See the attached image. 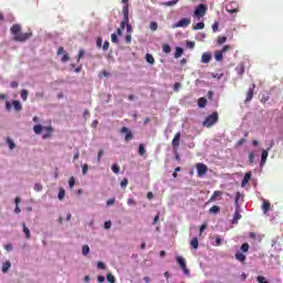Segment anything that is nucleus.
<instances>
[{"instance_id":"nucleus-1","label":"nucleus","mask_w":283,"mask_h":283,"mask_svg":"<svg viewBox=\"0 0 283 283\" xmlns=\"http://www.w3.org/2000/svg\"><path fill=\"white\" fill-rule=\"evenodd\" d=\"M10 30L13 35V41L18 43H25V41L32 36V32H21V24H13Z\"/></svg>"},{"instance_id":"nucleus-58","label":"nucleus","mask_w":283,"mask_h":283,"mask_svg":"<svg viewBox=\"0 0 283 283\" xmlns=\"http://www.w3.org/2000/svg\"><path fill=\"white\" fill-rule=\"evenodd\" d=\"M180 87H181L180 83L176 82L175 85H174V91L179 92Z\"/></svg>"},{"instance_id":"nucleus-4","label":"nucleus","mask_w":283,"mask_h":283,"mask_svg":"<svg viewBox=\"0 0 283 283\" xmlns=\"http://www.w3.org/2000/svg\"><path fill=\"white\" fill-rule=\"evenodd\" d=\"M12 107L15 112H21L23 109V105H21V102L19 101H13L12 103L6 102V109L7 112H12Z\"/></svg>"},{"instance_id":"nucleus-43","label":"nucleus","mask_w":283,"mask_h":283,"mask_svg":"<svg viewBox=\"0 0 283 283\" xmlns=\"http://www.w3.org/2000/svg\"><path fill=\"white\" fill-rule=\"evenodd\" d=\"M127 185H129V180H127V178H124L120 182V187L122 189H126Z\"/></svg>"},{"instance_id":"nucleus-48","label":"nucleus","mask_w":283,"mask_h":283,"mask_svg":"<svg viewBox=\"0 0 283 283\" xmlns=\"http://www.w3.org/2000/svg\"><path fill=\"white\" fill-rule=\"evenodd\" d=\"M104 154H105V150H103V149H101V150L98 151V154H97V163H101V160H102Z\"/></svg>"},{"instance_id":"nucleus-63","label":"nucleus","mask_w":283,"mask_h":283,"mask_svg":"<svg viewBox=\"0 0 283 283\" xmlns=\"http://www.w3.org/2000/svg\"><path fill=\"white\" fill-rule=\"evenodd\" d=\"M127 205L132 207V205H136V201L132 198L127 199Z\"/></svg>"},{"instance_id":"nucleus-6","label":"nucleus","mask_w":283,"mask_h":283,"mask_svg":"<svg viewBox=\"0 0 283 283\" xmlns=\"http://www.w3.org/2000/svg\"><path fill=\"white\" fill-rule=\"evenodd\" d=\"M196 169L199 178H202V176H206L207 171H209V168L207 167V165L202 163H198L196 165Z\"/></svg>"},{"instance_id":"nucleus-23","label":"nucleus","mask_w":283,"mask_h":283,"mask_svg":"<svg viewBox=\"0 0 283 283\" xmlns=\"http://www.w3.org/2000/svg\"><path fill=\"white\" fill-rule=\"evenodd\" d=\"M220 212V206H212L210 209H209V213L213 214V216H217V213Z\"/></svg>"},{"instance_id":"nucleus-49","label":"nucleus","mask_w":283,"mask_h":283,"mask_svg":"<svg viewBox=\"0 0 283 283\" xmlns=\"http://www.w3.org/2000/svg\"><path fill=\"white\" fill-rule=\"evenodd\" d=\"M111 41H112V43H118V35H116V33H113L111 35Z\"/></svg>"},{"instance_id":"nucleus-32","label":"nucleus","mask_w":283,"mask_h":283,"mask_svg":"<svg viewBox=\"0 0 283 283\" xmlns=\"http://www.w3.org/2000/svg\"><path fill=\"white\" fill-rule=\"evenodd\" d=\"M161 49L165 54H169L171 52V46L167 43L163 44Z\"/></svg>"},{"instance_id":"nucleus-24","label":"nucleus","mask_w":283,"mask_h":283,"mask_svg":"<svg viewBox=\"0 0 283 283\" xmlns=\"http://www.w3.org/2000/svg\"><path fill=\"white\" fill-rule=\"evenodd\" d=\"M10 266H12V263H10V261H7L6 263H3L2 273H8V271H10Z\"/></svg>"},{"instance_id":"nucleus-8","label":"nucleus","mask_w":283,"mask_h":283,"mask_svg":"<svg viewBox=\"0 0 283 283\" xmlns=\"http://www.w3.org/2000/svg\"><path fill=\"white\" fill-rule=\"evenodd\" d=\"M188 25H191V19L184 18L174 24V28H188Z\"/></svg>"},{"instance_id":"nucleus-54","label":"nucleus","mask_w":283,"mask_h":283,"mask_svg":"<svg viewBox=\"0 0 283 283\" xmlns=\"http://www.w3.org/2000/svg\"><path fill=\"white\" fill-rule=\"evenodd\" d=\"M67 61H70V55L67 53H65L63 56H62V63H67Z\"/></svg>"},{"instance_id":"nucleus-46","label":"nucleus","mask_w":283,"mask_h":283,"mask_svg":"<svg viewBox=\"0 0 283 283\" xmlns=\"http://www.w3.org/2000/svg\"><path fill=\"white\" fill-rule=\"evenodd\" d=\"M112 171H113L114 174H119V172H120V167H118V165L114 164V165L112 166Z\"/></svg>"},{"instance_id":"nucleus-62","label":"nucleus","mask_w":283,"mask_h":283,"mask_svg":"<svg viewBox=\"0 0 283 283\" xmlns=\"http://www.w3.org/2000/svg\"><path fill=\"white\" fill-rule=\"evenodd\" d=\"M104 229H112V221H106L104 223Z\"/></svg>"},{"instance_id":"nucleus-25","label":"nucleus","mask_w":283,"mask_h":283,"mask_svg":"<svg viewBox=\"0 0 283 283\" xmlns=\"http://www.w3.org/2000/svg\"><path fill=\"white\" fill-rule=\"evenodd\" d=\"M22 101H28V96H30V92L28 90H22L20 93Z\"/></svg>"},{"instance_id":"nucleus-3","label":"nucleus","mask_w":283,"mask_h":283,"mask_svg":"<svg viewBox=\"0 0 283 283\" xmlns=\"http://www.w3.org/2000/svg\"><path fill=\"white\" fill-rule=\"evenodd\" d=\"M122 12L124 18L119 24V29L125 30L129 23V4L124 6Z\"/></svg>"},{"instance_id":"nucleus-17","label":"nucleus","mask_w":283,"mask_h":283,"mask_svg":"<svg viewBox=\"0 0 283 283\" xmlns=\"http://www.w3.org/2000/svg\"><path fill=\"white\" fill-rule=\"evenodd\" d=\"M235 260H238V262H241L242 264H244V262H247V255H244L243 253L237 252L234 254Z\"/></svg>"},{"instance_id":"nucleus-50","label":"nucleus","mask_w":283,"mask_h":283,"mask_svg":"<svg viewBox=\"0 0 283 283\" xmlns=\"http://www.w3.org/2000/svg\"><path fill=\"white\" fill-rule=\"evenodd\" d=\"M34 191H43V185H41V184H35V185H34Z\"/></svg>"},{"instance_id":"nucleus-59","label":"nucleus","mask_w":283,"mask_h":283,"mask_svg":"<svg viewBox=\"0 0 283 283\" xmlns=\"http://www.w3.org/2000/svg\"><path fill=\"white\" fill-rule=\"evenodd\" d=\"M114 202H116V199L112 198V199L107 200L106 205H107V207H112V205H114Z\"/></svg>"},{"instance_id":"nucleus-55","label":"nucleus","mask_w":283,"mask_h":283,"mask_svg":"<svg viewBox=\"0 0 283 283\" xmlns=\"http://www.w3.org/2000/svg\"><path fill=\"white\" fill-rule=\"evenodd\" d=\"M206 229H207V224H206V223L201 224V227H200V229H199L200 235H202V234L205 233V230H206Z\"/></svg>"},{"instance_id":"nucleus-22","label":"nucleus","mask_w":283,"mask_h":283,"mask_svg":"<svg viewBox=\"0 0 283 283\" xmlns=\"http://www.w3.org/2000/svg\"><path fill=\"white\" fill-rule=\"evenodd\" d=\"M241 198H242V193L237 192L235 199H234L235 209H240V199H241Z\"/></svg>"},{"instance_id":"nucleus-53","label":"nucleus","mask_w":283,"mask_h":283,"mask_svg":"<svg viewBox=\"0 0 283 283\" xmlns=\"http://www.w3.org/2000/svg\"><path fill=\"white\" fill-rule=\"evenodd\" d=\"M126 32H127V34H132V32H134V29L132 28V24H127L126 25Z\"/></svg>"},{"instance_id":"nucleus-9","label":"nucleus","mask_w":283,"mask_h":283,"mask_svg":"<svg viewBox=\"0 0 283 283\" xmlns=\"http://www.w3.org/2000/svg\"><path fill=\"white\" fill-rule=\"evenodd\" d=\"M180 132H178L172 138L171 146L175 151H178V147H180Z\"/></svg>"},{"instance_id":"nucleus-56","label":"nucleus","mask_w":283,"mask_h":283,"mask_svg":"<svg viewBox=\"0 0 283 283\" xmlns=\"http://www.w3.org/2000/svg\"><path fill=\"white\" fill-rule=\"evenodd\" d=\"M97 269H101L102 271L103 270H105L106 269V265H105V263H103V262H97Z\"/></svg>"},{"instance_id":"nucleus-11","label":"nucleus","mask_w":283,"mask_h":283,"mask_svg":"<svg viewBox=\"0 0 283 283\" xmlns=\"http://www.w3.org/2000/svg\"><path fill=\"white\" fill-rule=\"evenodd\" d=\"M120 132H122V134H126V136H125L126 143H129V140H132V138H134V135L130 133L128 127H125V126L122 127Z\"/></svg>"},{"instance_id":"nucleus-45","label":"nucleus","mask_w":283,"mask_h":283,"mask_svg":"<svg viewBox=\"0 0 283 283\" xmlns=\"http://www.w3.org/2000/svg\"><path fill=\"white\" fill-rule=\"evenodd\" d=\"M76 184V180L74 179V177H71L69 179V186H70V189H74V185Z\"/></svg>"},{"instance_id":"nucleus-51","label":"nucleus","mask_w":283,"mask_h":283,"mask_svg":"<svg viewBox=\"0 0 283 283\" xmlns=\"http://www.w3.org/2000/svg\"><path fill=\"white\" fill-rule=\"evenodd\" d=\"M241 251H243V253H247V251H249V243H243L241 245Z\"/></svg>"},{"instance_id":"nucleus-41","label":"nucleus","mask_w":283,"mask_h":283,"mask_svg":"<svg viewBox=\"0 0 283 283\" xmlns=\"http://www.w3.org/2000/svg\"><path fill=\"white\" fill-rule=\"evenodd\" d=\"M149 28L151 32H156L158 30V23L157 22H150Z\"/></svg>"},{"instance_id":"nucleus-27","label":"nucleus","mask_w":283,"mask_h":283,"mask_svg":"<svg viewBox=\"0 0 283 283\" xmlns=\"http://www.w3.org/2000/svg\"><path fill=\"white\" fill-rule=\"evenodd\" d=\"M146 61H147V63H150V65H154L156 63L154 55H151L149 53L146 54Z\"/></svg>"},{"instance_id":"nucleus-29","label":"nucleus","mask_w":283,"mask_h":283,"mask_svg":"<svg viewBox=\"0 0 283 283\" xmlns=\"http://www.w3.org/2000/svg\"><path fill=\"white\" fill-rule=\"evenodd\" d=\"M199 242H198V238H192V240L190 241V247H192V249H198L199 247Z\"/></svg>"},{"instance_id":"nucleus-5","label":"nucleus","mask_w":283,"mask_h":283,"mask_svg":"<svg viewBox=\"0 0 283 283\" xmlns=\"http://www.w3.org/2000/svg\"><path fill=\"white\" fill-rule=\"evenodd\" d=\"M207 10H208L207 4L201 3L197 6V8L195 9L193 17H197V19H202V17L207 14Z\"/></svg>"},{"instance_id":"nucleus-36","label":"nucleus","mask_w":283,"mask_h":283,"mask_svg":"<svg viewBox=\"0 0 283 283\" xmlns=\"http://www.w3.org/2000/svg\"><path fill=\"white\" fill-rule=\"evenodd\" d=\"M217 43H218V45H222V44H224V43H227V36H219L218 39H217Z\"/></svg>"},{"instance_id":"nucleus-57","label":"nucleus","mask_w":283,"mask_h":283,"mask_svg":"<svg viewBox=\"0 0 283 283\" xmlns=\"http://www.w3.org/2000/svg\"><path fill=\"white\" fill-rule=\"evenodd\" d=\"M218 28H220V24L218 22H214L212 24V32H218Z\"/></svg>"},{"instance_id":"nucleus-61","label":"nucleus","mask_w":283,"mask_h":283,"mask_svg":"<svg viewBox=\"0 0 283 283\" xmlns=\"http://www.w3.org/2000/svg\"><path fill=\"white\" fill-rule=\"evenodd\" d=\"M187 48L193 50V48H196V42H187Z\"/></svg>"},{"instance_id":"nucleus-2","label":"nucleus","mask_w":283,"mask_h":283,"mask_svg":"<svg viewBox=\"0 0 283 283\" xmlns=\"http://www.w3.org/2000/svg\"><path fill=\"white\" fill-rule=\"evenodd\" d=\"M220 119V116L218 115V112H214L206 117V119L202 122L203 127H213L216 123Z\"/></svg>"},{"instance_id":"nucleus-7","label":"nucleus","mask_w":283,"mask_h":283,"mask_svg":"<svg viewBox=\"0 0 283 283\" xmlns=\"http://www.w3.org/2000/svg\"><path fill=\"white\" fill-rule=\"evenodd\" d=\"M177 262L179 266L182 269L185 275L189 277V270L187 269V261L182 256H177Z\"/></svg>"},{"instance_id":"nucleus-16","label":"nucleus","mask_w":283,"mask_h":283,"mask_svg":"<svg viewBox=\"0 0 283 283\" xmlns=\"http://www.w3.org/2000/svg\"><path fill=\"white\" fill-rule=\"evenodd\" d=\"M211 59H212V56H211V53H209V52H206L201 55L202 63H211Z\"/></svg>"},{"instance_id":"nucleus-52","label":"nucleus","mask_w":283,"mask_h":283,"mask_svg":"<svg viewBox=\"0 0 283 283\" xmlns=\"http://www.w3.org/2000/svg\"><path fill=\"white\" fill-rule=\"evenodd\" d=\"M125 41H126L127 44L132 43V33L126 34Z\"/></svg>"},{"instance_id":"nucleus-14","label":"nucleus","mask_w":283,"mask_h":283,"mask_svg":"<svg viewBox=\"0 0 283 283\" xmlns=\"http://www.w3.org/2000/svg\"><path fill=\"white\" fill-rule=\"evenodd\" d=\"M254 90H255V84H252V87H250L248 93H247L245 103H249V101L253 99V92H254Z\"/></svg>"},{"instance_id":"nucleus-19","label":"nucleus","mask_w":283,"mask_h":283,"mask_svg":"<svg viewBox=\"0 0 283 283\" xmlns=\"http://www.w3.org/2000/svg\"><path fill=\"white\" fill-rule=\"evenodd\" d=\"M269 158V150H262L261 154V166L266 164V159Z\"/></svg>"},{"instance_id":"nucleus-40","label":"nucleus","mask_w":283,"mask_h":283,"mask_svg":"<svg viewBox=\"0 0 283 283\" xmlns=\"http://www.w3.org/2000/svg\"><path fill=\"white\" fill-rule=\"evenodd\" d=\"M42 129H43V126H41V125H35L33 127L34 134H41Z\"/></svg>"},{"instance_id":"nucleus-60","label":"nucleus","mask_w":283,"mask_h":283,"mask_svg":"<svg viewBox=\"0 0 283 283\" xmlns=\"http://www.w3.org/2000/svg\"><path fill=\"white\" fill-rule=\"evenodd\" d=\"M103 50L104 52H107V50H109V43L107 41L104 42Z\"/></svg>"},{"instance_id":"nucleus-20","label":"nucleus","mask_w":283,"mask_h":283,"mask_svg":"<svg viewBox=\"0 0 283 283\" xmlns=\"http://www.w3.org/2000/svg\"><path fill=\"white\" fill-rule=\"evenodd\" d=\"M182 54H185V50L180 46H177L176 52H175V59H180V56H182Z\"/></svg>"},{"instance_id":"nucleus-42","label":"nucleus","mask_w":283,"mask_h":283,"mask_svg":"<svg viewBox=\"0 0 283 283\" xmlns=\"http://www.w3.org/2000/svg\"><path fill=\"white\" fill-rule=\"evenodd\" d=\"M87 171H90V166L87 164H84L82 167V174L83 176L87 175Z\"/></svg>"},{"instance_id":"nucleus-34","label":"nucleus","mask_w":283,"mask_h":283,"mask_svg":"<svg viewBox=\"0 0 283 283\" xmlns=\"http://www.w3.org/2000/svg\"><path fill=\"white\" fill-rule=\"evenodd\" d=\"M7 144L9 145V149H14L17 147V144H14L10 137L7 138Z\"/></svg>"},{"instance_id":"nucleus-38","label":"nucleus","mask_w":283,"mask_h":283,"mask_svg":"<svg viewBox=\"0 0 283 283\" xmlns=\"http://www.w3.org/2000/svg\"><path fill=\"white\" fill-rule=\"evenodd\" d=\"M57 198L59 200H63V198H65V189L60 188Z\"/></svg>"},{"instance_id":"nucleus-10","label":"nucleus","mask_w":283,"mask_h":283,"mask_svg":"<svg viewBox=\"0 0 283 283\" xmlns=\"http://www.w3.org/2000/svg\"><path fill=\"white\" fill-rule=\"evenodd\" d=\"M223 192L222 190H216L213 191L212 196L208 200V202H216V200H222Z\"/></svg>"},{"instance_id":"nucleus-64","label":"nucleus","mask_w":283,"mask_h":283,"mask_svg":"<svg viewBox=\"0 0 283 283\" xmlns=\"http://www.w3.org/2000/svg\"><path fill=\"white\" fill-rule=\"evenodd\" d=\"M6 251H12V243H8L7 245H4Z\"/></svg>"},{"instance_id":"nucleus-47","label":"nucleus","mask_w":283,"mask_h":283,"mask_svg":"<svg viewBox=\"0 0 283 283\" xmlns=\"http://www.w3.org/2000/svg\"><path fill=\"white\" fill-rule=\"evenodd\" d=\"M146 153H147V150H145V145L140 144L139 145V155L145 156Z\"/></svg>"},{"instance_id":"nucleus-28","label":"nucleus","mask_w":283,"mask_h":283,"mask_svg":"<svg viewBox=\"0 0 283 283\" xmlns=\"http://www.w3.org/2000/svg\"><path fill=\"white\" fill-rule=\"evenodd\" d=\"M106 280L109 283H116V276H114V274H112V273L106 274Z\"/></svg>"},{"instance_id":"nucleus-37","label":"nucleus","mask_w":283,"mask_h":283,"mask_svg":"<svg viewBox=\"0 0 283 283\" xmlns=\"http://www.w3.org/2000/svg\"><path fill=\"white\" fill-rule=\"evenodd\" d=\"M226 10L230 13V14H238V12H240V10H238V8H230V7H226Z\"/></svg>"},{"instance_id":"nucleus-44","label":"nucleus","mask_w":283,"mask_h":283,"mask_svg":"<svg viewBox=\"0 0 283 283\" xmlns=\"http://www.w3.org/2000/svg\"><path fill=\"white\" fill-rule=\"evenodd\" d=\"M268 148L265 149L266 151H271V149H273V146L275 145V142L270 140L266 142Z\"/></svg>"},{"instance_id":"nucleus-21","label":"nucleus","mask_w":283,"mask_h":283,"mask_svg":"<svg viewBox=\"0 0 283 283\" xmlns=\"http://www.w3.org/2000/svg\"><path fill=\"white\" fill-rule=\"evenodd\" d=\"M22 229H23V233H24L27 240H30V238H32V235L30 234V229L25 226V223H22Z\"/></svg>"},{"instance_id":"nucleus-35","label":"nucleus","mask_w":283,"mask_h":283,"mask_svg":"<svg viewBox=\"0 0 283 283\" xmlns=\"http://www.w3.org/2000/svg\"><path fill=\"white\" fill-rule=\"evenodd\" d=\"M90 254V245L85 244L82 247V255H88Z\"/></svg>"},{"instance_id":"nucleus-39","label":"nucleus","mask_w":283,"mask_h":283,"mask_svg":"<svg viewBox=\"0 0 283 283\" xmlns=\"http://www.w3.org/2000/svg\"><path fill=\"white\" fill-rule=\"evenodd\" d=\"M249 163L250 165H253V163H255V153H250L249 154Z\"/></svg>"},{"instance_id":"nucleus-15","label":"nucleus","mask_w":283,"mask_h":283,"mask_svg":"<svg viewBox=\"0 0 283 283\" xmlns=\"http://www.w3.org/2000/svg\"><path fill=\"white\" fill-rule=\"evenodd\" d=\"M251 176H252L251 171L245 172L241 182V187H247V185H249V180H251Z\"/></svg>"},{"instance_id":"nucleus-31","label":"nucleus","mask_w":283,"mask_h":283,"mask_svg":"<svg viewBox=\"0 0 283 283\" xmlns=\"http://www.w3.org/2000/svg\"><path fill=\"white\" fill-rule=\"evenodd\" d=\"M222 54H223L222 51H216L214 53L216 61H222L224 59Z\"/></svg>"},{"instance_id":"nucleus-30","label":"nucleus","mask_w":283,"mask_h":283,"mask_svg":"<svg viewBox=\"0 0 283 283\" xmlns=\"http://www.w3.org/2000/svg\"><path fill=\"white\" fill-rule=\"evenodd\" d=\"M180 0H172V1H167V2H164V6H166V8H171L176 4H178Z\"/></svg>"},{"instance_id":"nucleus-12","label":"nucleus","mask_w":283,"mask_h":283,"mask_svg":"<svg viewBox=\"0 0 283 283\" xmlns=\"http://www.w3.org/2000/svg\"><path fill=\"white\" fill-rule=\"evenodd\" d=\"M43 130L46 133L42 136V138L46 140V138H50L52 136V132H54V128H52V126H44Z\"/></svg>"},{"instance_id":"nucleus-18","label":"nucleus","mask_w":283,"mask_h":283,"mask_svg":"<svg viewBox=\"0 0 283 283\" xmlns=\"http://www.w3.org/2000/svg\"><path fill=\"white\" fill-rule=\"evenodd\" d=\"M262 211L263 213H269V211H271V202H269L268 200H264L262 206Z\"/></svg>"},{"instance_id":"nucleus-26","label":"nucleus","mask_w":283,"mask_h":283,"mask_svg":"<svg viewBox=\"0 0 283 283\" xmlns=\"http://www.w3.org/2000/svg\"><path fill=\"white\" fill-rule=\"evenodd\" d=\"M198 107H201V108L207 107V98H205V97L199 98Z\"/></svg>"},{"instance_id":"nucleus-13","label":"nucleus","mask_w":283,"mask_h":283,"mask_svg":"<svg viewBox=\"0 0 283 283\" xmlns=\"http://www.w3.org/2000/svg\"><path fill=\"white\" fill-rule=\"evenodd\" d=\"M239 220H242V214H240V208H235V212L232 219V224H238Z\"/></svg>"},{"instance_id":"nucleus-33","label":"nucleus","mask_w":283,"mask_h":283,"mask_svg":"<svg viewBox=\"0 0 283 283\" xmlns=\"http://www.w3.org/2000/svg\"><path fill=\"white\" fill-rule=\"evenodd\" d=\"M192 30H205V22H198L192 27Z\"/></svg>"}]
</instances>
